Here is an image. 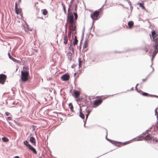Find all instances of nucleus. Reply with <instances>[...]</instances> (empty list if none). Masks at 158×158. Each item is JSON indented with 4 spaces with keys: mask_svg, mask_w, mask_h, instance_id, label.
I'll list each match as a JSON object with an SVG mask.
<instances>
[{
    "mask_svg": "<svg viewBox=\"0 0 158 158\" xmlns=\"http://www.w3.org/2000/svg\"><path fill=\"white\" fill-rule=\"evenodd\" d=\"M154 46L156 47V48H157L158 49V42L157 43H156L155 44V45Z\"/></svg>",
    "mask_w": 158,
    "mask_h": 158,
    "instance_id": "7c9ffc66",
    "label": "nucleus"
},
{
    "mask_svg": "<svg viewBox=\"0 0 158 158\" xmlns=\"http://www.w3.org/2000/svg\"><path fill=\"white\" fill-rule=\"evenodd\" d=\"M152 36L153 38V40L155 43V44L158 42V34H157L155 31L152 32Z\"/></svg>",
    "mask_w": 158,
    "mask_h": 158,
    "instance_id": "39448f33",
    "label": "nucleus"
},
{
    "mask_svg": "<svg viewBox=\"0 0 158 158\" xmlns=\"http://www.w3.org/2000/svg\"><path fill=\"white\" fill-rule=\"evenodd\" d=\"M41 12L42 14L44 15H46L48 13V11L46 9L42 10Z\"/></svg>",
    "mask_w": 158,
    "mask_h": 158,
    "instance_id": "a211bd4d",
    "label": "nucleus"
},
{
    "mask_svg": "<svg viewBox=\"0 0 158 158\" xmlns=\"http://www.w3.org/2000/svg\"><path fill=\"white\" fill-rule=\"evenodd\" d=\"M142 94L144 96H148L149 95V94L148 93L144 92L142 93Z\"/></svg>",
    "mask_w": 158,
    "mask_h": 158,
    "instance_id": "cd10ccee",
    "label": "nucleus"
},
{
    "mask_svg": "<svg viewBox=\"0 0 158 158\" xmlns=\"http://www.w3.org/2000/svg\"><path fill=\"white\" fill-rule=\"evenodd\" d=\"M21 0H19V2L20 3L21 2Z\"/></svg>",
    "mask_w": 158,
    "mask_h": 158,
    "instance_id": "e433bc0d",
    "label": "nucleus"
},
{
    "mask_svg": "<svg viewBox=\"0 0 158 158\" xmlns=\"http://www.w3.org/2000/svg\"><path fill=\"white\" fill-rule=\"evenodd\" d=\"M69 107L70 110L71 112H73V106L72 103H69Z\"/></svg>",
    "mask_w": 158,
    "mask_h": 158,
    "instance_id": "6ab92c4d",
    "label": "nucleus"
},
{
    "mask_svg": "<svg viewBox=\"0 0 158 158\" xmlns=\"http://www.w3.org/2000/svg\"><path fill=\"white\" fill-rule=\"evenodd\" d=\"M7 119L8 120H12V118L11 117H7Z\"/></svg>",
    "mask_w": 158,
    "mask_h": 158,
    "instance_id": "473e14b6",
    "label": "nucleus"
},
{
    "mask_svg": "<svg viewBox=\"0 0 158 158\" xmlns=\"http://www.w3.org/2000/svg\"><path fill=\"white\" fill-rule=\"evenodd\" d=\"M114 142L115 143H112L113 144H115L116 146L120 147L129 144L130 143V141H127L124 142Z\"/></svg>",
    "mask_w": 158,
    "mask_h": 158,
    "instance_id": "20e7f679",
    "label": "nucleus"
},
{
    "mask_svg": "<svg viewBox=\"0 0 158 158\" xmlns=\"http://www.w3.org/2000/svg\"><path fill=\"white\" fill-rule=\"evenodd\" d=\"M11 60H12L14 61H15L16 60L14 58H12V59Z\"/></svg>",
    "mask_w": 158,
    "mask_h": 158,
    "instance_id": "72a5a7b5",
    "label": "nucleus"
},
{
    "mask_svg": "<svg viewBox=\"0 0 158 158\" xmlns=\"http://www.w3.org/2000/svg\"><path fill=\"white\" fill-rule=\"evenodd\" d=\"M143 3H139L138 4L139 5V6L145 10L146 12L148 11L145 8L144 6L143 5Z\"/></svg>",
    "mask_w": 158,
    "mask_h": 158,
    "instance_id": "dca6fc26",
    "label": "nucleus"
},
{
    "mask_svg": "<svg viewBox=\"0 0 158 158\" xmlns=\"http://www.w3.org/2000/svg\"><path fill=\"white\" fill-rule=\"evenodd\" d=\"M69 9H68L69 12L67 16V20L68 24H70V31L68 32V36L71 35L72 33L71 31H74L76 30V20L77 19L78 16L77 13H74L75 18L74 19L73 14L71 12H69Z\"/></svg>",
    "mask_w": 158,
    "mask_h": 158,
    "instance_id": "f257e3e1",
    "label": "nucleus"
},
{
    "mask_svg": "<svg viewBox=\"0 0 158 158\" xmlns=\"http://www.w3.org/2000/svg\"><path fill=\"white\" fill-rule=\"evenodd\" d=\"M71 50H72L73 53L71 52H69L67 54V56L68 57V60L70 61L72 60L73 59V48H71Z\"/></svg>",
    "mask_w": 158,
    "mask_h": 158,
    "instance_id": "1a4fd4ad",
    "label": "nucleus"
},
{
    "mask_svg": "<svg viewBox=\"0 0 158 158\" xmlns=\"http://www.w3.org/2000/svg\"><path fill=\"white\" fill-rule=\"evenodd\" d=\"M42 19H43V18H42Z\"/></svg>",
    "mask_w": 158,
    "mask_h": 158,
    "instance_id": "4c0bfd02",
    "label": "nucleus"
},
{
    "mask_svg": "<svg viewBox=\"0 0 158 158\" xmlns=\"http://www.w3.org/2000/svg\"><path fill=\"white\" fill-rule=\"evenodd\" d=\"M99 14V11H96L93 14L91 15V17L93 20H97Z\"/></svg>",
    "mask_w": 158,
    "mask_h": 158,
    "instance_id": "423d86ee",
    "label": "nucleus"
},
{
    "mask_svg": "<svg viewBox=\"0 0 158 158\" xmlns=\"http://www.w3.org/2000/svg\"><path fill=\"white\" fill-rule=\"evenodd\" d=\"M30 142L33 145H35L36 144L35 143V138L33 137H31L30 138Z\"/></svg>",
    "mask_w": 158,
    "mask_h": 158,
    "instance_id": "2eb2a0df",
    "label": "nucleus"
},
{
    "mask_svg": "<svg viewBox=\"0 0 158 158\" xmlns=\"http://www.w3.org/2000/svg\"><path fill=\"white\" fill-rule=\"evenodd\" d=\"M78 61H79V67H81V59L80 58H79Z\"/></svg>",
    "mask_w": 158,
    "mask_h": 158,
    "instance_id": "bb28decb",
    "label": "nucleus"
},
{
    "mask_svg": "<svg viewBox=\"0 0 158 158\" xmlns=\"http://www.w3.org/2000/svg\"><path fill=\"white\" fill-rule=\"evenodd\" d=\"M82 110L81 108H80V116L82 119H84L85 118V116L84 114L82 113Z\"/></svg>",
    "mask_w": 158,
    "mask_h": 158,
    "instance_id": "aec40b11",
    "label": "nucleus"
},
{
    "mask_svg": "<svg viewBox=\"0 0 158 158\" xmlns=\"http://www.w3.org/2000/svg\"><path fill=\"white\" fill-rule=\"evenodd\" d=\"M15 158H19V157L18 156H16L15 157Z\"/></svg>",
    "mask_w": 158,
    "mask_h": 158,
    "instance_id": "f704fd0d",
    "label": "nucleus"
},
{
    "mask_svg": "<svg viewBox=\"0 0 158 158\" xmlns=\"http://www.w3.org/2000/svg\"><path fill=\"white\" fill-rule=\"evenodd\" d=\"M23 143L25 145L27 146L28 147L29 145H30L29 144L28 142L27 141H24Z\"/></svg>",
    "mask_w": 158,
    "mask_h": 158,
    "instance_id": "a878e982",
    "label": "nucleus"
},
{
    "mask_svg": "<svg viewBox=\"0 0 158 158\" xmlns=\"http://www.w3.org/2000/svg\"><path fill=\"white\" fill-rule=\"evenodd\" d=\"M2 140L4 142H7L9 141V139L7 138L4 137L2 138Z\"/></svg>",
    "mask_w": 158,
    "mask_h": 158,
    "instance_id": "b1692460",
    "label": "nucleus"
},
{
    "mask_svg": "<svg viewBox=\"0 0 158 158\" xmlns=\"http://www.w3.org/2000/svg\"><path fill=\"white\" fill-rule=\"evenodd\" d=\"M158 109V107L155 109V114L156 115H157V113H158L157 111V110Z\"/></svg>",
    "mask_w": 158,
    "mask_h": 158,
    "instance_id": "c85d7f7f",
    "label": "nucleus"
},
{
    "mask_svg": "<svg viewBox=\"0 0 158 158\" xmlns=\"http://www.w3.org/2000/svg\"><path fill=\"white\" fill-rule=\"evenodd\" d=\"M88 114H87L86 115V118H87L88 117Z\"/></svg>",
    "mask_w": 158,
    "mask_h": 158,
    "instance_id": "c9c22d12",
    "label": "nucleus"
},
{
    "mask_svg": "<svg viewBox=\"0 0 158 158\" xmlns=\"http://www.w3.org/2000/svg\"><path fill=\"white\" fill-rule=\"evenodd\" d=\"M73 91L75 97V98L78 97L80 94V92L75 90H74Z\"/></svg>",
    "mask_w": 158,
    "mask_h": 158,
    "instance_id": "4468645a",
    "label": "nucleus"
},
{
    "mask_svg": "<svg viewBox=\"0 0 158 158\" xmlns=\"http://www.w3.org/2000/svg\"><path fill=\"white\" fill-rule=\"evenodd\" d=\"M88 43L87 41H85V42L84 45L83 46V48H85L88 47Z\"/></svg>",
    "mask_w": 158,
    "mask_h": 158,
    "instance_id": "4be33fe9",
    "label": "nucleus"
},
{
    "mask_svg": "<svg viewBox=\"0 0 158 158\" xmlns=\"http://www.w3.org/2000/svg\"><path fill=\"white\" fill-rule=\"evenodd\" d=\"M151 138L150 135L148 134L145 137V139L146 140H149L151 139Z\"/></svg>",
    "mask_w": 158,
    "mask_h": 158,
    "instance_id": "412c9836",
    "label": "nucleus"
},
{
    "mask_svg": "<svg viewBox=\"0 0 158 158\" xmlns=\"http://www.w3.org/2000/svg\"><path fill=\"white\" fill-rule=\"evenodd\" d=\"M5 114H6V115L7 116H9V115L10 114V113H9V112H6Z\"/></svg>",
    "mask_w": 158,
    "mask_h": 158,
    "instance_id": "c756f323",
    "label": "nucleus"
},
{
    "mask_svg": "<svg viewBox=\"0 0 158 158\" xmlns=\"http://www.w3.org/2000/svg\"><path fill=\"white\" fill-rule=\"evenodd\" d=\"M15 10L16 14L17 15H19L21 17L23 16L22 9L20 8H18V3L16 2L15 3Z\"/></svg>",
    "mask_w": 158,
    "mask_h": 158,
    "instance_id": "7ed1b4c3",
    "label": "nucleus"
},
{
    "mask_svg": "<svg viewBox=\"0 0 158 158\" xmlns=\"http://www.w3.org/2000/svg\"><path fill=\"white\" fill-rule=\"evenodd\" d=\"M78 41V40L77 39V36H75L74 41L73 42L74 45H75L77 44Z\"/></svg>",
    "mask_w": 158,
    "mask_h": 158,
    "instance_id": "5701e85b",
    "label": "nucleus"
},
{
    "mask_svg": "<svg viewBox=\"0 0 158 158\" xmlns=\"http://www.w3.org/2000/svg\"><path fill=\"white\" fill-rule=\"evenodd\" d=\"M102 100L101 99L95 100L93 104L94 107H96L98 105L101 104L102 103Z\"/></svg>",
    "mask_w": 158,
    "mask_h": 158,
    "instance_id": "6e6552de",
    "label": "nucleus"
},
{
    "mask_svg": "<svg viewBox=\"0 0 158 158\" xmlns=\"http://www.w3.org/2000/svg\"><path fill=\"white\" fill-rule=\"evenodd\" d=\"M28 148L31 150L32 151L33 153L35 154H37V152L35 148H33L31 145H29Z\"/></svg>",
    "mask_w": 158,
    "mask_h": 158,
    "instance_id": "ddd939ff",
    "label": "nucleus"
},
{
    "mask_svg": "<svg viewBox=\"0 0 158 158\" xmlns=\"http://www.w3.org/2000/svg\"><path fill=\"white\" fill-rule=\"evenodd\" d=\"M6 76L4 74H0V83L3 84L6 79Z\"/></svg>",
    "mask_w": 158,
    "mask_h": 158,
    "instance_id": "0eeeda50",
    "label": "nucleus"
},
{
    "mask_svg": "<svg viewBox=\"0 0 158 158\" xmlns=\"http://www.w3.org/2000/svg\"><path fill=\"white\" fill-rule=\"evenodd\" d=\"M128 25L129 28H131L134 25V23L133 21H130L128 22Z\"/></svg>",
    "mask_w": 158,
    "mask_h": 158,
    "instance_id": "f3484780",
    "label": "nucleus"
},
{
    "mask_svg": "<svg viewBox=\"0 0 158 158\" xmlns=\"http://www.w3.org/2000/svg\"><path fill=\"white\" fill-rule=\"evenodd\" d=\"M63 43L64 44H67L68 39L67 36L66 34H65L63 39Z\"/></svg>",
    "mask_w": 158,
    "mask_h": 158,
    "instance_id": "f8f14e48",
    "label": "nucleus"
},
{
    "mask_svg": "<svg viewBox=\"0 0 158 158\" xmlns=\"http://www.w3.org/2000/svg\"><path fill=\"white\" fill-rule=\"evenodd\" d=\"M29 68L26 66H23V70L21 72V79L23 82H26L28 80L29 76Z\"/></svg>",
    "mask_w": 158,
    "mask_h": 158,
    "instance_id": "f03ea898",
    "label": "nucleus"
},
{
    "mask_svg": "<svg viewBox=\"0 0 158 158\" xmlns=\"http://www.w3.org/2000/svg\"><path fill=\"white\" fill-rule=\"evenodd\" d=\"M62 5L63 6V9L64 12V13L65 14L66 13V10L65 9V7L64 5L63 4V3H62Z\"/></svg>",
    "mask_w": 158,
    "mask_h": 158,
    "instance_id": "393cba45",
    "label": "nucleus"
},
{
    "mask_svg": "<svg viewBox=\"0 0 158 158\" xmlns=\"http://www.w3.org/2000/svg\"><path fill=\"white\" fill-rule=\"evenodd\" d=\"M8 56H9V58H10V59H12V58H13V57H12L11 56V55H10V53H8Z\"/></svg>",
    "mask_w": 158,
    "mask_h": 158,
    "instance_id": "2f4dec72",
    "label": "nucleus"
},
{
    "mask_svg": "<svg viewBox=\"0 0 158 158\" xmlns=\"http://www.w3.org/2000/svg\"><path fill=\"white\" fill-rule=\"evenodd\" d=\"M69 76L68 74H65L63 75L61 77V79L63 81H67L69 80Z\"/></svg>",
    "mask_w": 158,
    "mask_h": 158,
    "instance_id": "9d476101",
    "label": "nucleus"
},
{
    "mask_svg": "<svg viewBox=\"0 0 158 158\" xmlns=\"http://www.w3.org/2000/svg\"><path fill=\"white\" fill-rule=\"evenodd\" d=\"M154 48L155 49V50L152 53V59L154 58L156 54L158 52V49L157 48H156L154 45Z\"/></svg>",
    "mask_w": 158,
    "mask_h": 158,
    "instance_id": "9b49d317",
    "label": "nucleus"
}]
</instances>
